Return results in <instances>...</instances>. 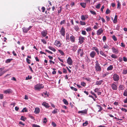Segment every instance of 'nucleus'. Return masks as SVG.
<instances>
[{
	"label": "nucleus",
	"instance_id": "nucleus-8",
	"mask_svg": "<svg viewBox=\"0 0 127 127\" xmlns=\"http://www.w3.org/2000/svg\"><path fill=\"white\" fill-rule=\"evenodd\" d=\"M69 39L72 43H74L75 42V37L72 35L70 36Z\"/></svg>",
	"mask_w": 127,
	"mask_h": 127
},
{
	"label": "nucleus",
	"instance_id": "nucleus-42",
	"mask_svg": "<svg viewBox=\"0 0 127 127\" xmlns=\"http://www.w3.org/2000/svg\"><path fill=\"white\" fill-rule=\"evenodd\" d=\"M123 95L125 96L127 95V90H126L123 93Z\"/></svg>",
	"mask_w": 127,
	"mask_h": 127
},
{
	"label": "nucleus",
	"instance_id": "nucleus-2",
	"mask_svg": "<svg viewBox=\"0 0 127 127\" xmlns=\"http://www.w3.org/2000/svg\"><path fill=\"white\" fill-rule=\"evenodd\" d=\"M95 70L97 71H100L101 70V68L100 66H99L98 62L97 61H96L95 62Z\"/></svg>",
	"mask_w": 127,
	"mask_h": 127
},
{
	"label": "nucleus",
	"instance_id": "nucleus-23",
	"mask_svg": "<svg viewBox=\"0 0 127 127\" xmlns=\"http://www.w3.org/2000/svg\"><path fill=\"white\" fill-rule=\"evenodd\" d=\"M102 80H100L99 81H97L95 83V84L97 85H101L103 82Z\"/></svg>",
	"mask_w": 127,
	"mask_h": 127
},
{
	"label": "nucleus",
	"instance_id": "nucleus-19",
	"mask_svg": "<svg viewBox=\"0 0 127 127\" xmlns=\"http://www.w3.org/2000/svg\"><path fill=\"white\" fill-rule=\"evenodd\" d=\"M87 110L86 109H85L83 110L79 111L78 112V113L79 114H86L87 113Z\"/></svg>",
	"mask_w": 127,
	"mask_h": 127
},
{
	"label": "nucleus",
	"instance_id": "nucleus-48",
	"mask_svg": "<svg viewBox=\"0 0 127 127\" xmlns=\"http://www.w3.org/2000/svg\"><path fill=\"white\" fill-rule=\"evenodd\" d=\"M121 109L122 111L125 112H127V110L125 108H122Z\"/></svg>",
	"mask_w": 127,
	"mask_h": 127
},
{
	"label": "nucleus",
	"instance_id": "nucleus-5",
	"mask_svg": "<svg viewBox=\"0 0 127 127\" xmlns=\"http://www.w3.org/2000/svg\"><path fill=\"white\" fill-rule=\"evenodd\" d=\"M54 45L57 47H60L61 44L60 41L56 40L54 43Z\"/></svg>",
	"mask_w": 127,
	"mask_h": 127
},
{
	"label": "nucleus",
	"instance_id": "nucleus-39",
	"mask_svg": "<svg viewBox=\"0 0 127 127\" xmlns=\"http://www.w3.org/2000/svg\"><path fill=\"white\" fill-rule=\"evenodd\" d=\"M20 119L21 120H22L24 121H25L26 119V118H25L23 116H21Z\"/></svg>",
	"mask_w": 127,
	"mask_h": 127
},
{
	"label": "nucleus",
	"instance_id": "nucleus-64",
	"mask_svg": "<svg viewBox=\"0 0 127 127\" xmlns=\"http://www.w3.org/2000/svg\"><path fill=\"white\" fill-rule=\"evenodd\" d=\"M65 22V20H64L62 21H61L60 23V24L61 25H62L63 24H64V22Z\"/></svg>",
	"mask_w": 127,
	"mask_h": 127
},
{
	"label": "nucleus",
	"instance_id": "nucleus-16",
	"mask_svg": "<svg viewBox=\"0 0 127 127\" xmlns=\"http://www.w3.org/2000/svg\"><path fill=\"white\" fill-rule=\"evenodd\" d=\"M47 33V31L46 30H43L41 32L42 35L43 37L46 36Z\"/></svg>",
	"mask_w": 127,
	"mask_h": 127
},
{
	"label": "nucleus",
	"instance_id": "nucleus-50",
	"mask_svg": "<svg viewBox=\"0 0 127 127\" xmlns=\"http://www.w3.org/2000/svg\"><path fill=\"white\" fill-rule=\"evenodd\" d=\"M86 31L87 32H89V31H90L91 30V28L90 27H89L88 28H87L86 29Z\"/></svg>",
	"mask_w": 127,
	"mask_h": 127
},
{
	"label": "nucleus",
	"instance_id": "nucleus-32",
	"mask_svg": "<svg viewBox=\"0 0 127 127\" xmlns=\"http://www.w3.org/2000/svg\"><path fill=\"white\" fill-rule=\"evenodd\" d=\"M117 16L116 15H115L114 19L113 20V22L114 23H115L117 22Z\"/></svg>",
	"mask_w": 127,
	"mask_h": 127
},
{
	"label": "nucleus",
	"instance_id": "nucleus-60",
	"mask_svg": "<svg viewBox=\"0 0 127 127\" xmlns=\"http://www.w3.org/2000/svg\"><path fill=\"white\" fill-rule=\"evenodd\" d=\"M45 51H46L47 52H48V53H49L51 54H53L52 52H51V51H50L49 50H48L47 49H45Z\"/></svg>",
	"mask_w": 127,
	"mask_h": 127
},
{
	"label": "nucleus",
	"instance_id": "nucleus-44",
	"mask_svg": "<svg viewBox=\"0 0 127 127\" xmlns=\"http://www.w3.org/2000/svg\"><path fill=\"white\" fill-rule=\"evenodd\" d=\"M80 24L82 25H86V23L84 22H83L82 21H80Z\"/></svg>",
	"mask_w": 127,
	"mask_h": 127
},
{
	"label": "nucleus",
	"instance_id": "nucleus-4",
	"mask_svg": "<svg viewBox=\"0 0 127 127\" xmlns=\"http://www.w3.org/2000/svg\"><path fill=\"white\" fill-rule=\"evenodd\" d=\"M77 53L78 55H80L81 57H82L84 54L83 50L81 48L77 50Z\"/></svg>",
	"mask_w": 127,
	"mask_h": 127
},
{
	"label": "nucleus",
	"instance_id": "nucleus-3",
	"mask_svg": "<svg viewBox=\"0 0 127 127\" xmlns=\"http://www.w3.org/2000/svg\"><path fill=\"white\" fill-rule=\"evenodd\" d=\"M113 80L115 81H117L119 79V75L116 73L114 74H113Z\"/></svg>",
	"mask_w": 127,
	"mask_h": 127
},
{
	"label": "nucleus",
	"instance_id": "nucleus-62",
	"mask_svg": "<svg viewBox=\"0 0 127 127\" xmlns=\"http://www.w3.org/2000/svg\"><path fill=\"white\" fill-rule=\"evenodd\" d=\"M3 95L2 94H0V99H2L3 98Z\"/></svg>",
	"mask_w": 127,
	"mask_h": 127
},
{
	"label": "nucleus",
	"instance_id": "nucleus-11",
	"mask_svg": "<svg viewBox=\"0 0 127 127\" xmlns=\"http://www.w3.org/2000/svg\"><path fill=\"white\" fill-rule=\"evenodd\" d=\"M111 86L112 89L113 90H116L117 89V86L114 83L111 85Z\"/></svg>",
	"mask_w": 127,
	"mask_h": 127
},
{
	"label": "nucleus",
	"instance_id": "nucleus-38",
	"mask_svg": "<svg viewBox=\"0 0 127 127\" xmlns=\"http://www.w3.org/2000/svg\"><path fill=\"white\" fill-rule=\"evenodd\" d=\"M88 124V121H86L85 123H84L83 124V126H86Z\"/></svg>",
	"mask_w": 127,
	"mask_h": 127
},
{
	"label": "nucleus",
	"instance_id": "nucleus-13",
	"mask_svg": "<svg viewBox=\"0 0 127 127\" xmlns=\"http://www.w3.org/2000/svg\"><path fill=\"white\" fill-rule=\"evenodd\" d=\"M65 31L64 29L62 27L60 31V33L61 35L64 36L65 35Z\"/></svg>",
	"mask_w": 127,
	"mask_h": 127
},
{
	"label": "nucleus",
	"instance_id": "nucleus-18",
	"mask_svg": "<svg viewBox=\"0 0 127 127\" xmlns=\"http://www.w3.org/2000/svg\"><path fill=\"white\" fill-rule=\"evenodd\" d=\"M69 34L68 33H66V40L67 42L69 41L70 39L69 38Z\"/></svg>",
	"mask_w": 127,
	"mask_h": 127
},
{
	"label": "nucleus",
	"instance_id": "nucleus-22",
	"mask_svg": "<svg viewBox=\"0 0 127 127\" xmlns=\"http://www.w3.org/2000/svg\"><path fill=\"white\" fill-rule=\"evenodd\" d=\"M92 50H95L97 53V54L98 55L99 54V51L98 50V49L96 47H94L93 48Z\"/></svg>",
	"mask_w": 127,
	"mask_h": 127
},
{
	"label": "nucleus",
	"instance_id": "nucleus-29",
	"mask_svg": "<svg viewBox=\"0 0 127 127\" xmlns=\"http://www.w3.org/2000/svg\"><path fill=\"white\" fill-rule=\"evenodd\" d=\"M113 68V66L112 65H110L107 69V70H112Z\"/></svg>",
	"mask_w": 127,
	"mask_h": 127
},
{
	"label": "nucleus",
	"instance_id": "nucleus-17",
	"mask_svg": "<svg viewBox=\"0 0 127 127\" xmlns=\"http://www.w3.org/2000/svg\"><path fill=\"white\" fill-rule=\"evenodd\" d=\"M81 19L82 20H85V19H87L88 18V16L87 15H82L81 16Z\"/></svg>",
	"mask_w": 127,
	"mask_h": 127
},
{
	"label": "nucleus",
	"instance_id": "nucleus-26",
	"mask_svg": "<svg viewBox=\"0 0 127 127\" xmlns=\"http://www.w3.org/2000/svg\"><path fill=\"white\" fill-rule=\"evenodd\" d=\"M77 48V47L75 45H74L72 47V50L74 52L76 51Z\"/></svg>",
	"mask_w": 127,
	"mask_h": 127
},
{
	"label": "nucleus",
	"instance_id": "nucleus-54",
	"mask_svg": "<svg viewBox=\"0 0 127 127\" xmlns=\"http://www.w3.org/2000/svg\"><path fill=\"white\" fill-rule=\"evenodd\" d=\"M41 41L44 44H46V41L44 39H42L41 40Z\"/></svg>",
	"mask_w": 127,
	"mask_h": 127
},
{
	"label": "nucleus",
	"instance_id": "nucleus-47",
	"mask_svg": "<svg viewBox=\"0 0 127 127\" xmlns=\"http://www.w3.org/2000/svg\"><path fill=\"white\" fill-rule=\"evenodd\" d=\"M90 12L92 14L94 15H95L96 14V13L94 11L90 10Z\"/></svg>",
	"mask_w": 127,
	"mask_h": 127
},
{
	"label": "nucleus",
	"instance_id": "nucleus-57",
	"mask_svg": "<svg viewBox=\"0 0 127 127\" xmlns=\"http://www.w3.org/2000/svg\"><path fill=\"white\" fill-rule=\"evenodd\" d=\"M120 5H121V4H120V3L119 2V1H118V3H117V8H120Z\"/></svg>",
	"mask_w": 127,
	"mask_h": 127
},
{
	"label": "nucleus",
	"instance_id": "nucleus-49",
	"mask_svg": "<svg viewBox=\"0 0 127 127\" xmlns=\"http://www.w3.org/2000/svg\"><path fill=\"white\" fill-rule=\"evenodd\" d=\"M100 6V4L98 3L96 6V8L97 9H99Z\"/></svg>",
	"mask_w": 127,
	"mask_h": 127
},
{
	"label": "nucleus",
	"instance_id": "nucleus-43",
	"mask_svg": "<svg viewBox=\"0 0 127 127\" xmlns=\"http://www.w3.org/2000/svg\"><path fill=\"white\" fill-rule=\"evenodd\" d=\"M81 85L82 86L85 87L86 86V83L84 82H82L81 83Z\"/></svg>",
	"mask_w": 127,
	"mask_h": 127
},
{
	"label": "nucleus",
	"instance_id": "nucleus-25",
	"mask_svg": "<svg viewBox=\"0 0 127 127\" xmlns=\"http://www.w3.org/2000/svg\"><path fill=\"white\" fill-rule=\"evenodd\" d=\"M40 112V109L38 108H35L34 112L35 113H38Z\"/></svg>",
	"mask_w": 127,
	"mask_h": 127
},
{
	"label": "nucleus",
	"instance_id": "nucleus-27",
	"mask_svg": "<svg viewBox=\"0 0 127 127\" xmlns=\"http://www.w3.org/2000/svg\"><path fill=\"white\" fill-rule=\"evenodd\" d=\"M48 48L50 50L53 51L54 52H55L56 51V49L52 46H49L48 47Z\"/></svg>",
	"mask_w": 127,
	"mask_h": 127
},
{
	"label": "nucleus",
	"instance_id": "nucleus-52",
	"mask_svg": "<svg viewBox=\"0 0 127 127\" xmlns=\"http://www.w3.org/2000/svg\"><path fill=\"white\" fill-rule=\"evenodd\" d=\"M27 110L26 108H24L23 110H22V111L23 112H27Z\"/></svg>",
	"mask_w": 127,
	"mask_h": 127
},
{
	"label": "nucleus",
	"instance_id": "nucleus-24",
	"mask_svg": "<svg viewBox=\"0 0 127 127\" xmlns=\"http://www.w3.org/2000/svg\"><path fill=\"white\" fill-rule=\"evenodd\" d=\"M96 106L98 107V108L99 109V110L98 111V112H101V110H103L102 108L101 107L100 105H96Z\"/></svg>",
	"mask_w": 127,
	"mask_h": 127
},
{
	"label": "nucleus",
	"instance_id": "nucleus-46",
	"mask_svg": "<svg viewBox=\"0 0 127 127\" xmlns=\"http://www.w3.org/2000/svg\"><path fill=\"white\" fill-rule=\"evenodd\" d=\"M70 88L72 90H74L75 91H77V89L76 88H74L73 87H70Z\"/></svg>",
	"mask_w": 127,
	"mask_h": 127
},
{
	"label": "nucleus",
	"instance_id": "nucleus-20",
	"mask_svg": "<svg viewBox=\"0 0 127 127\" xmlns=\"http://www.w3.org/2000/svg\"><path fill=\"white\" fill-rule=\"evenodd\" d=\"M112 49L113 53L117 54L118 52V50L113 47L112 48Z\"/></svg>",
	"mask_w": 127,
	"mask_h": 127
},
{
	"label": "nucleus",
	"instance_id": "nucleus-12",
	"mask_svg": "<svg viewBox=\"0 0 127 127\" xmlns=\"http://www.w3.org/2000/svg\"><path fill=\"white\" fill-rule=\"evenodd\" d=\"M103 31L102 28H100L97 31V34L98 35H99L102 33Z\"/></svg>",
	"mask_w": 127,
	"mask_h": 127
},
{
	"label": "nucleus",
	"instance_id": "nucleus-1",
	"mask_svg": "<svg viewBox=\"0 0 127 127\" xmlns=\"http://www.w3.org/2000/svg\"><path fill=\"white\" fill-rule=\"evenodd\" d=\"M44 86L42 84H38L34 86V89L35 90H39L44 88Z\"/></svg>",
	"mask_w": 127,
	"mask_h": 127
},
{
	"label": "nucleus",
	"instance_id": "nucleus-45",
	"mask_svg": "<svg viewBox=\"0 0 127 127\" xmlns=\"http://www.w3.org/2000/svg\"><path fill=\"white\" fill-rule=\"evenodd\" d=\"M74 29L76 31H77L79 29V28L78 26H76L74 27Z\"/></svg>",
	"mask_w": 127,
	"mask_h": 127
},
{
	"label": "nucleus",
	"instance_id": "nucleus-34",
	"mask_svg": "<svg viewBox=\"0 0 127 127\" xmlns=\"http://www.w3.org/2000/svg\"><path fill=\"white\" fill-rule=\"evenodd\" d=\"M12 60V59H8L6 60L5 61V62L6 63H10L11 62V61Z\"/></svg>",
	"mask_w": 127,
	"mask_h": 127
},
{
	"label": "nucleus",
	"instance_id": "nucleus-33",
	"mask_svg": "<svg viewBox=\"0 0 127 127\" xmlns=\"http://www.w3.org/2000/svg\"><path fill=\"white\" fill-rule=\"evenodd\" d=\"M63 101L65 104L67 105L68 104V102L66 99H64Z\"/></svg>",
	"mask_w": 127,
	"mask_h": 127
},
{
	"label": "nucleus",
	"instance_id": "nucleus-56",
	"mask_svg": "<svg viewBox=\"0 0 127 127\" xmlns=\"http://www.w3.org/2000/svg\"><path fill=\"white\" fill-rule=\"evenodd\" d=\"M91 93L92 94V95H93L96 98L97 97V96L94 93H93L92 91H91Z\"/></svg>",
	"mask_w": 127,
	"mask_h": 127
},
{
	"label": "nucleus",
	"instance_id": "nucleus-14",
	"mask_svg": "<svg viewBox=\"0 0 127 127\" xmlns=\"http://www.w3.org/2000/svg\"><path fill=\"white\" fill-rule=\"evenodd\" d=\"M95 54V52L94 51H92L90 53V55L92 58H94Z\"/></svg>",
	"mask_w": 127,
	"mask_h": 127
},
{
	"label": "nucleus",
	"instance_id": "nucleus-53",
	"mask_svg": "<svg viewBox=\"0 0 127 127\" xmlns=\"http://www.w3.org/2000/svg\"><path fill=\"white\" fill-rule=\"evenodd\" d=\"M127 73V70L126 69H124L123 73L124 74H126Z\"/></svg>",
	"mask_w": 127,
	"mask_h": 127
},
{
	"label": "nucleus",
	"instance_id": "nucleus-9",
	"mask_svg": "<svg viewBox=\"0 0 127 127\" xmlns=\"http://www.w3.org/2000/svg\"><path fill=\"white\" fill-rule=\"evenodd\" d=\"M12 92V90L10 89H8L7 90H5L3 92V93L6 94H9Z\"/></svg>",
	"mask_w": 127,
	"mask_h": 127
},
{
	"label": "nucleus",
	"instance_id": "nucleus-28",
	"mask_svg": "<svg viewBox=\"0 0 127 127\" xmlns=\"http://www.w3.org/2000/svg\"><path fill=\"white\" fill-rule=\"evenodd\" d=\"M8 70H4L3 71H2L0 72V76H1L6 71H8Z\"/></svg>",
	"mask_w": 127,
	"mask_h": 127
},
{
	"label": "nucleus",
	"instance_id": "nucleus-40",
	"mask_svg": "<svg viewBox=\"0 0 127 127\" xmlns=\"http://www.w3.org/2000/svg\"><path fill=\"white\" fill-rule=\"evenodd\" d=\"M57 109H55L52 112V113L53 114H55L57 113Z\"/></svg>",
	"mask_w": 127,
	"mask_h": 127
},
{
	"label": "nucleus",
	"instance_id": "nucleus-51",
	"mask_svg": "<svg viewBox=\"0 0 127 127\" xmlns=\"http://www.w3.org/2000/svg\"><path fill=\"white\" fill-rule=\"evenodd\" d=\"M112 38L115 41H116L117 40V38L115 35H113L112 36Z\"/></svg>",
	"mask_w": 127,
	"mask_h": 127
},
{
	"label": "nucleus",
	"instance_id": "nucleus-21",
	"mask_svg": "<svg viewBox=\"0 0 127 127\" xmlns=\"http://www.w3.org/2000/svg\"><path fill=\"white\" fill-rule=\"evenodd\" d=\"M22 30L23 32L25 33H27L28 31H29V30L28 28H26L25 27H24L22 28Z\"/></svg>",
	"mask_w": 127,
	"mask_h": 127
},
{
	"label": "nucleus",
	"instance_id": "nucleus-7",
	"mask_svg": "<svg viewBox=\"0 0 127 127\" xmlns=\"http://www.w3.org/2000/svg\"><path fill=\"white\" fill-rule=\"evenodd\" d=\"M67 63L70 65H72L73 63L72 60L70 57H69L68 58L67 60Z\"/></svg>",
	"mask_w": 127,
	"mask_h": 127
},
{
	"label": "nucleus",
	"instance_id": "nucleus-30",
	"mask_svg": "<svg viewBox=\"0 0 127 127\" xmlns=\"http://www.w3.org/2000/svg\"><path fill=\"white\" fill-rule=\"evenodd\" d=\"M100 54L102 56H104L105 57H107V55H105L104 53L102 51H100Z\"/></svg>",
	"mask_w": 127,
	"mask_h": 127
},
{
	"label": "nucleus",
	"instance_id": "nucleus-58",
	"mask_svg": "<svg viewBox=\"0 0 127 127\" xmlns=\"http://www.w3.org/2000/svg\"><path fill=\"white\" fill-rule=\"evenodd\" d=\"M81 33L82 34L84 35H85L86 34V32L84 31H82Z\"/></svg>",
	"mask_w": 127,
	"mask_h": 127
},
{
	"label": "nucleus",
	"instance_id": "nucleus-31",
	"mask_svg": "<svg viewBox=\"0 0 127 127\" xmlns=\"http://www.w3.org/2000/svg\"><path fill=\"white\" fill-rule=\"evenodd\" d=\"M80 5L82 7L84 8H85L86 7V4L85 3L83 2L81 3H80Z\"/></svg>",
	"mask_w": 127,
	"mask_h": 127
},
{
	"label": "nucleus",
	"instance_id": "nucleus-35",
	"mask_svg": "<svg viewBox=\"0 0 127 127\" xmlns=\"http://www.w3.org/2000/svg\"><path fill=\"white\" fill-rule=\"evenodd\" d=\"M119 90H123L124 89V86L122 85H120L119 87Z\"/></svg>",
	"mask_w": 127,
	"mask_h": 127
},
{
	"label": "nucleus",
	"instance_id": "nucleus-15",
	"mask_svg": "<svg viewBox=\"0 0 127 127\" xmlns=\"http://www.w3.org/2000/svg\"><path fill=\"white\" fill-rule=\"evenodd\" d=\"M42 105L46 108H48L49 107V104L45 102H43L42 103Z\"/></svg>",
	"mask_w": 127,
	"mask_h": 127
},
{
	"label": "nucleus",
	"instance_id": "nucleus-10",
	"mask_svg": "<svg viewBox=\"0 0 127 127\" xmlns=\"http://www.w3.org/2000/svg\"><path fill=\"white\" fill-rule=\"evenodd\" d=\"M109 46L106 44H105L103 46V48L104 50L105 49H106L107 50V51H105V52L107 53H108V51L109 49Z\"/></svg>",
	"mask_w": 127,
	"mask_h": 127
},
{
	"label": "nucleus",
	"instance_id": "nucleus-41",
	"mask_svg": "<svg viewBox=\"0 0 127 127\" xmlns=\"http://www.w3.org/2000/svg\"><path fill=\"white\" fill-rule=\"evenodd\" d=\"M110 11L109 9L107 8L106 11L105 13L106 14H109L110 13Z\"/></svg>",
	"mask_w": 127,
	"mask_h": 127
},
{
	"label": "nucleus",
	"instance_id": "nucleus-6",
	"mask_svg": "<svg viewBox=\"0 0 127 127\" xmlns=\"http://www.w3.org/2000/svg\"><path fill=\"white\" fill-rule=\"evenodd\" d=\"M79 43L80 44H82L83 42L85 40L84 38L81 36H80L79 37Z\"/></svg>",
	"mask_w": 127,
	"mask_h": 127
},
{
	"label": "nucleus",
	"instance_id": "nucleus-37",
	"mask_svg": "<svg viewBox=\"0 0 127 127\" xmlns=\"http://www.w3.org/2000/svg\"><path fill=\"white\" fill-rule=\"evenodd\" d=\"M111 57L114 59H115L117 58V57L115 54H112L111 56Z\"/></svg>",
	"mask_w": 127,
	"mask_h": 127
},
{
	"label": "nucleus",
	"instance_id": "nucleus-63",
	"mask_svg": "<svg viewBox=\"0 0 127 127\" xmlns=\"http://www.w3.org/2000/svg\"><path fill=\"white\" fill-rule=\"evenodd\" d=\"M32 126L33 127H40L39 126L35 124H33Z\"/></svg>",
	"mask_w": 127,
	"mask_h": 127
},
{
	"label": "nucleus",
	"instance_id": "nucleus-55",
	"mask_svg": "<svg viewBox=\"0 0 127 127\" xmlns=\"http://www.w3.org/2000/svg\"><path fill=\"white\" fill-rule=\"evenodd\" d=\"M32 77V76H31L30 77L29 76V75L28 77H26V80H28L29 79H31Z\"/></svg>",
	"mask_w": 127,
	"mask_h": 127
},
{
	"label": "nucleus",
	"instance_id": "nucleus-59",
	"mask_svg": "<svg viewBox=\"0 0 127 127\" xmlns=\"http://www.w3.org/2000/svg\"><path fill=\"white\" fill-rule=\"evenodd\" d=\"M52 125L54 127H56V124L54 122H52Z\"/></svg>",
	"mask_w": 127,
	"mask_h": 127
},
{
	"label": "nucleus",
	"instance_id": "nucleus-61",
	"mask_svg": "<svg viewBox=\"0 0 127 127\" xmlns=\"http://www.w3.org/2000/svg\"><path fill=\"white\" fill-rule=\"evenodd\" d=\"M63 72L64 73H67V70L65 68L63 69Z\"/></svg>",
	"mask_w": 127,
	"mask_h": 127
},
{
	"label": "nucleus",
	"instance_id": "nucleus-36",
	"mask_svg": "<svg viewBox=\"0 0 127 127\" xmlns=\"http://www.w3.org/2000/svg\"><path fill=\"white\" fill-rule=\"evenodd\" d=\"M58 51L60 53V54H61V55H64V53L63 52V51H62L61 50H58Z\"/></svg>",
	"mask_w": 127,
	"mask_h": 127
}]
</instances>
